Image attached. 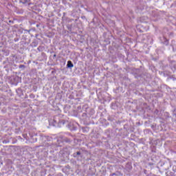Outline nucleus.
Masks as SVG:
<instances>
[{
  "instance_id": "1",
  "label": "nucleus",
  "mask_w": 176,
  "mask_h": 176,
  "mask_svg": "<svg viewBox=\"0 0 176 176\" xmlns=\"http://www.w3.org/2000/svg\"><path fill=\"white\" fill-rule=\"evenodd\" d=\"M93 115H94V109L87 107L86 111L82 113V118L87 120V119L91 116H93Z\"/></svg>"
},
{
  "instance_id": "2",
  "label": "nucleus",
  "mask_w": 176,
  "mask_h": 176,
  "mask_svg": "<svg viewBox=\"0 0 176 176\" xmlns=\"http://www.w3.org/2000/svg\"><path fill=\"white\" fill-rule=\"evenodd\" d=\"M78 126H79V124L75 121H70L67 124V127L69 129L70 131H76V129H78Z\"/></svg>"
},
{
  "instance_id": "3",
  "label": "nucleus",
  "mask_w": 176,
  "mask_h": 176,
  "mask_svg": "<svg viewBox=\"0 0 176 176\" xmlns=\"http://www.w3.org/2000/svg\"><path fill=\"white\" fill-rule=\"evenodd\" d=\"M58 123H60V120H57V117H54L53 118H50L49 120L50 126H54L55 127H57Z\"/></svg>"
},
{
  "instance_id": "4",
  "label": "nucleus",
  "mask_w": 176,
  "mask_h": 176,
  "mask_svg": "<svg viewBox=\"0 0 176 176\" xmlns=\"http://www.w3.org/2000/svg\"><path fill=\"white\" fill-rule=\"evenodd\" d=\"M170 114L168 113H164L162 118H160V123H168V119H170Z\"/></svg>"
},
{
  "instance_id": "5",
  "label": "nucleus",
  "mask_w": 176,
  "mask_h": 176,
  "mask_svg": "<svg viewBox=\"0 0 176 176\" xmlns=\"http://www.w3.org/2000/svg\"><path fill=\"white\" fill-rule=\"evenodd\" d=\"M32 134L31 133H23V135L26 140H32Z\"/></svg>"
},
{
  "instance_id": "6",
  "label": "nucleus",
  "mask_w": 176,
  "mask_h": 176,
  "mask_svg": "<svg viewBox=\"0 0 176 176\" xmlns=\"http://www.w3.org/2000/svg\"><path fill=\"white\" fill-rule=\"evenodd\" d=\"M170 68L173 69V71L176 70V62L175 60H170Z\"/></svg>"
},
{
  "instance_id": "7",
  "label": "nucleus",
  "mask_w": 176,
  "mask_h": 176,
  "mask_svg": "<svg viewBox=\"0 0 176 176\" xmlns=\"http://www.w3.org/2000/svg\"><path fill=\"white\" fill-rule=\"evenodd\" d=\"M80 131H82V133H89V131H90V128H89V126H84L80 129Z\"/></svg>"
},
{
  "instance_id": "8",
  "label": "nucleus",
  "mask_w": 176,
  "mask_h": 176,
  "mask_svg": "<svg viewBox=\"0 0 176 176\" xmlns=\"http://www.w3.org/2000/svg\"><path fill=\"white\" fill-rule=\"evenodd\" d=\"M67 67V68H74V63H72V61L68 60Z\"/></svg>"
},
{
  "instance_id": "9",
  "label": "nucleus",
  "mask_w": 176,
  "mask_h": 176,
  "mask_svg": "<svg viewBox=\"0 0 176 176\" xmlns=\"http://www.w3.org/2000/svg\"><path fill=\"white\" fill-rule=\"evenodd\" d=\"M30 0H19L20 3H23V5H25V3H28Z\"/></svg>"
},
{
  "instance_id": "10",
  "label": "nucleus",
  "mask_w": 176,
  "mask_h": 176,
  "mask_svg": "<svg viewBox=\"0 0 176 176\" xmlns=\"http://www.w3.org/2000/svg\"><path fill=\"white\" fill-rule=\"evenodd\" d=\"M60 124H65V120H62L60 122Z\"/></svg>"
},
{
  "instance_id": "11",
  "label": "nucleus",
  "mask_w": 176,
  "mask_h": 176,
  "mask_svg": "<svg viewBox=\"0 0 176 176\" xmlns=\"http://www.w3.org/2000/svg\"><path fill=\"white\" fill-rule=\"evenodd\" d=\"M173 170H175L176 171V166H174L173 167Z\"/></svg>"
},
{
  "instance_id": "12",
  "label": "nucleus",
  "mask_w": 176,
  "mask_h": 176,
  "mask_svg": "<svg viewBox=\"0 0 176 176\" xmlns=\"http://www.w3.org/2000/svg\"><path fill=\"white\" fill-rule=\"evenodd\" d=\"M23 67H24V65H21L19 67V68H23Z\"/></svg>"
},
{
  "instance_id": "13",
  "label": "nucleus",
  "mask_w": 176,
  "mask_h": 176,
  "mask_svg": "<svg viewBox=\"0 0 176 176\" xmlns=\"http://www.w3.org/2000/svg\"><path fill=\"white\" fill-rule=\"evenodd\" d=\"M76 153H77V155H80V152H77Z\"/></svg>"
},
{
  "instance_id": "14",
  "label": "nucleus",
  "mask_w": 176,
  "mask_h": 176,
  "mask_svg": "<svg viewBox=\"0 0 176 176\" xmlns=\"http://www.w3.org/2000/svg\"><path fill=\"white\" fill-rule=\"evenodd\" d=\"M1 25H2V23L1 22H0V27H1Z\"/></svg>"
},
{
  "instance_id": "15",
  "label": "nucleus",
  "mask_w": 176,
  "mask_h": 176,
  "mask_svg": "<svg viewBox=\"0 0 176 176\" xmlns=\"http://www.w3.org/2000/svg\"><path fill=\"white\" fill-rule=\"evenodd\" d=\"M54 57H56V54L54 55Z\"/></svg>"
},
{
  "instance_id": "16",
  "label": "nucleus",
  "mask_w": 176,
  "mask_h": 176,
  "mask_svg": "<svg viewBox=\"0 0 176 176\" xmlns=\"http://www.w3.org/2000/svg\"><path fill=\"white\" fill-rule=\"evenodd\" d=\"M38 50H39V47H38Z\"/></svg>"
}]
</instances>
